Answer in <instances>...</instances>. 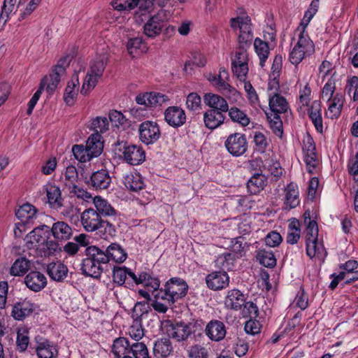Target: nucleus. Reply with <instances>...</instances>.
I'll use <instances>...</instances> for the list:
<instances>
[{
    "instance_id": "nucleus-1",
    "label": "nucleus",
    "mask_w": 358,
    "mask_h": 358,
    "mask_svg": "<svg viewBox=\"0 0 358 358\" xmlns=\"http://www.w3.org/2000/svg\"><path fill=\"white\" fill-rule=\"evenodd\" d=\"M230 26L234 29H238V48L236 51L231 64H248V55L247 48L250 47L253 39L250 17L248 15L231 18Z\"/></svg>"
},
{
    "instance_id": "nucleus-2",
    "label": "nucleus",
    "mask_w": 358,
    "mask_h": 358,
    "mask_svg": "<svg viewBox=\"0 0 358 358\" xmlns=\"http://www.w3.org/2000/svg\"><path fill=\"white\" fill-rule=\"evenodd\" d=\"M81 224L87 232L96 231L104 238L113 237L116 234L115 223L108 219L101 217V215L94 208L85 209L80 215Z\"/></svg>"
},
{
    "instance_id": "nucleus-3",
    "label": "nucleus",
    "mask_w": 358,
    "mask_h": 358,
    "mask_svg": "<svg viewBox=\"0 0 358 358\" xmlns=\"http://www.w3.org/2000/svg\"><path fill=\"white\" fill-rule=\"evenodd\" d=\"M85 256L81 264L82 273L93 278H99L104 270L103 266L108 263L105 251L95 245H91L85 249Z\"/></svg>"
},
{
    "instance_id": "nucleus-4",
    "label": "nucleus",
    "mask_w": 358,
    "mask_h": 358,
    "mask_svg": "<svg viewBox=\"0 0 358 358\" xmlns=\"http://www.w3.org/2000/svg\"><path fill=\"white\" fill-rule=\"evenodd\" d=\"M188 291L186 282L180 278H171L161 288L155 298L161 299L166 303L173 305L178 300L184 298Z\"/></svg>"
},
{
    "instance_id": "nucleus-5",
    "label": "nucleus",
    "mask_w": 358,
    "mask_h": 358,
    "mask_svg": "<svg viewBox=\"0 0 358 358\" xmlns=\"http://www.w3.org/2000/svg\"><path fill=\"white\" fill-rule=\"evenodd\" d=\"M108 59V55L103 53L96 56L92 61L80 90L82 94H87L90 91L95 87L99 79L103 75Z\"/></svg>"
},
{
    "instance_id": "nucleus-6",
    "label": "nucleus",
    "mask_w": 358,
    "mask_h": 358,
    "mask_svg": "<svg viewBox=\"0 0 358 358\" xmlns=\"http://www.w3.org/2000/svg\"><path fill=\"white\" fill-rule=\"evenodd\" d=\"M315 52V45L308 34L300 33L299 40L289 53V61L292 64H299L305 56Z\"/></svg>"
},
{
    "instance_id": "nucleus-7",
    "label": "nucleus",
    "mask_w": 358,
    "mask_h": 358,
    "mask_svg": "<svg viewBox=\"0 0 358 358\" xmlns=\"http://www.w3.org/2000/svg\"><path fill=\"white\" fill-rule=\"evenodd\" d=\"M149 306L147 302H137L133 310V324L129 329L130 337L135 341H139L144 336V329L142 327V317L148 313Z\"/></svg>"
},
{
    "instance_id": "nucleus-8",
    "label": "nucleus",
    "mask_w": 358,
    "mask_h": 358,
    "mask_svg": "<svg viewBox=\"0 0 358 358\" xmlns=\"http://www.w3.org/2000/svg\"><path fill=\"white\" fill-rule=\"evenodd\" d=\"M168 17L166 11L161 10L150 17L143 26L145 35L151 38L158 36L166 27Z\"/></svg>"
},
{
    "instance_id": "nucleus-9",
    "label": "nucleus",
    "mask_w": 358,
    "mask_h": 358,
    "mask_svg": "<svg viewBox=\"0 0 358 358\" xmlns=\"http://www.w3.org/2000/svg\"><path fill=\"white\" fill-rule=\"evenodd\" d=\"M200 329V324L196 322L185 323L184 322L171 324L167 329L169 336L178 341H185L195 334L198 329Z\"/></svg>"
},
{
    "instance_id": "nucleus-10",
    "label": "nucleus",
    "mask_w": 358,
    "mask_h": 358,
    "mask_svg": "<svg viewBox=\"0 0 358 358\" xmlns=\"http://www.w3.org/2000/svg\"><path fill=\"white\" fill-rule=\"evenodd\" d=\"M139 138L145 145L156 143L161 137V131L156 122L146 120L138 126Z\"/></svg>"
},
{
    "instance_id": "nucleus-11",
    "label": "nucleus",
    "mask_w": 358,
    "mask_h": 358,
    "mask_svg": "<svg viewBox=\"0 0 358 358\" xmlns=\"http://www.w3.org/2000/svg\"><path fill=\"white\" fill-rule=\"evenodd\" d=\"M227 151L234 157H240L248 150V142L245 134L234 133L230 134L224 142Z\"/></svg>"
},
{
    "instance_id": "nucleus-12",
    "label": "nucleus",
    "mask_w": 358,
    "mask_h": 358,
    "mask_svg": "<svg viewBox=\"0 0 358 358\" xmlns=\"http://www.w3.org/2000/svg\"><path fill=\"white\" fill-rule=\"evenodd\" d=\"M38 308V306L27 298L20 299L12 308L11 316L18 321H22L30 316Z\"/></svg>"
},
{
    "instance_id": "nucleus-13",
    "label": "nucleus",
    "mask_w": 358,
    "mask_h": 358,
    "mask_svg": "<svg viewBox=\"0 0 358 358\" xmlns=\"http://www.w3.org/2000/svg\"><path fill=\"white\" fill-rule=\"evenodd\" d=\"M122 156L124 160L132 166L139 165L145 159V152L139 145L129 144L124 145Z\"/></svg>"
},
{
    "instance_id": "nucleus-14",
    "label": "nucleus",
    "mask_w": 358,
    "mask_h": 358,
    "mask_svg": "<svg viewBox=\"0 0 358 358\" xmlns=\"http://www.w3.org/2000/svg\"><path fill=\"white\" fill-rule=\"evenodd\" d=\"M93 203L95 207V210H97L101 218L108 219L113 223L117 222L119 213L106 199H103L101 196H96L93 199Z\"/></svg>"
},
{
    "instance_id": "nucleus-15",
    "label": "nucleus",
    "mask_w": 358,
    "mask_h": 358,
    "mask_svg": "<svg viewBox=\"0 0 358 358\" xmlns=\"http://www.w3.org/2000/svg\"><path fill=\"white\" fill-rule=\"evenodd\" d=\"M43 227H48L43 225L42 227H36L25 238V246L28 250H34L36 255H38L43 244L45 242V234L43 231Z\"/></svg>"
},
{
    "instance_id": "nucleus-16",
    "label": "nucleus",
    "mask_w": 358,
    "mask_h": 358,
    "mask_svg": "<svg viewBox=\"0 0 358 358\" xmlns=\"http://www.w3.org/2000/svg\"><path fill=\"white\" fill-rule=\"evenodd\" d=\"M185 110L179 106H169L164 111L166 122L173 128H179L186 122Z\"/></svg>"
},
{
    "instance_id": "nucleus-17",
    "label": "nucleus",
    "mask_w": 358,
    "mask_h": 358,
    "mask_svg": "<svg viewBox=\"0 0 358 358\" xmlns=\"http://www.w3.org/2000/svg\"><path fill=\"white\" fill-rule=\"evenodd\" d=\"M206 283L212 290H220L229 285V276L227 271H213L206 276Z\"/></svg>"
},
{
    "instance_id": "nucleus-18",
    "label": "nucleus",
    "mask_w": 358,
    "mask_h": 358,
    "mask_svg": "<svg viewBox=\"0 0 358 358\" xmlns=\"http://www.w3.org/2000/svg\"><path fill=\"white\" fill-rule=\"evenodd\" d=\"M205 334L212 341L218 342L225 338L227 330L222 322L217 320H212L206 324Z\"/></svg>"
},
{
    "instance_id": "nucleus-19",
    "label": "nucleus",
    "mask_w": 358,
    "mask_h": 358,
    "mask_svg": "<svg viewBox=\"0 0 358 358\" xmlns=\"http://www.w3.org/2000/svg\"><path fill=\"white\" fill-rule=\"evenodd\" d=\"M86 182L96 190L106 189L111 183V178L108 171L102 169L94 172Z\"/></svg>"
},
{
    "instance_id": "nucleus-20",
    "label": "nucleus",
    "mask_w": 358,
    "mask_h": 358,
    "mask_svg": "<svg viewBox=\"0 0 358 358\" xmlns=\"http://www.w3.org/2000/svg\"><path fill=\"white\" fill-rule=\"evenodd\" d=\"M136 285L143 284L148 291L157 292L160 289V281L159 278L153 275L150 271L141 272L136 275V280H134Z\"/></svg>"
},
{
    "instance_id": "nucleus-21",
    "label": "nucleus",
    "mask_w": 358,
    "mask_h": 358,
    "mask_svg": "<svg viewBox=\"0 0 358 358\" xmlns=\"http://www.w3.org/2000/svg\"><path fill=\"white\" fill-rule=\"evenodd\" d=\"M24 283L29 289L37 292L46 287L47 279L39 271H31L25 276Z\"/></svg>"
},
{
    "instance_id": "nucleus-22",
    "label": "nucleus",
    "mask_w": 358,
    "mask_h": 358,
    "mask_svg": "<svg viewBox=\"0 0 358 358\" xmlns=\"http://www.w3.org/2000/svg\"><path fill=\"white\" fill-rule=\"evenodd\" d=\"M215 109H208L203 113V122L208 129L213 130L224 124L225 120L224 113Z\"/></svg>"
},
{
    "instance_id": "nucleus-23",
    "label": "nucleus",
    "mask_w": 358,
    "mask_h": 358,
    "mask_svg": "<svg viewBox=\"0 0 358 358\" xmlns=\"http://www.w3.org/2000/svg\"><path fill=\"white\" fill-rule=\"evenodd\" d=\"M245 300V295L239 289H233L227 294L224 306L227 309L237 311L243 307Z\"/></svg>"
},
{
    "instance_id": "nucleus-24",
    "label": "nucleus",
    "mask_w": 358,
    "mask_h": 358,
    "mask_svg": "<svg viewBox=\"0 0 358 358\" xmlns=\"http://www.w3.org/2000/svg\"><path fill=\"white\" fill-rule=\"evenodd\" d=\"M129 279L132 282L136 280V275L129 268L125 266H114L113 270V282L119 286L124 284L130 285Z\"/></svg>"
},
{
    "instance_id": "nucleus-25",
    "label": "nucleus",
    "mask_w": 358,
    "mask_h": 358,
    "mask_svg": "<svg viewBox=\"0 0 358 358\" xmlns=\"http://www.w3.org/2000/svg\"><path fill=\"white\" fill-rule=\"evenodd\" d=\"M204 103L209 109H215L221 112H227L229 105L227 100L222 96L213 93H206L203 96Z\"/></svg>"
},
{
    "instance_id": "nucleus-26",
    "label": "nucleus",
    "mask_w": 358,
    "mask_h": 358,
    "mask_svg": "<svg viewBox=\"0 0 358 358\" xmlns=\"http://www.w3.org/2000/svg\"><path fill=\"white\" fill-rule=\"evenodd\" d=\"M284 205L285 209L296 208L300 203L298 186L294 182L289 183L285 188Z\"/></svg>"
},
{
    "instance_id": "nucleus-27",
    "label": "nucleus",
    "mask_w": 358,
    "mask_h": 358,
    "mask_svg": "<svg viewBox=\"0 0 358 358\" xmlns=\"http://www.w3.org/2000/svg\"><path fill=\"white\" fill-rule=\"evenodd\" d=\"M37 210L36 208L25 203L20 207L15 212V215L21 221L22 225H30L34 223V219L36 217Z\"/></svg>"
},
{
    "instance_id": "nucleus-28",
    "label": "nucleus",
    "mask_w": 358,
    "mask_h": 358,
    "mask_svg": "<svg viewBox=\"0 0 358 358\" xmlns=\"http://www.w3.org/2000/svg\"><path fill=\"white\" fill-rule=\"evenodd\" d=\"M85 147L88 151L90 159L99 157L103 152V143L101 141V136L97 133L90 136L86 141Z\"/></svg>"
},
{
    "instance_id": "nucleus-29",
    "label": "nucleus",
    "mask_w": 358,
    "mask_h": 358,
    "mask_svg": "<svg viewBox=\"0 0 358 358\" xmlns=\"http://www.w3.org/2000/svg\"><path fill=\"white\" fill-rule=\"evenodd\" d=\"M51 231L53 237L57 241H66L73 235L71 227L63 221L55 222L51 227Z\"/></svg>"
},
{
    "instance_id": "nucleus-30",
    "label": "nucleus",
    "mask_w": 358,
    "mask_h": 358,
    "mask_svg": "<svg viewBox=\"0 0 358 358\" xmlns=\"http://www.w3.org/2000/svg\"><path fill=\"white\" fill-rule=\"evenodd\" d=\"M47 273L55 281H63L67 276L68 268L61 262H51L47 266Z\"/></svg>"
},
{
    "instance_id": "nucleus-31",
    "label": "nucleus",
    "mask_w": 358,
    "mask_h": 358,
    "mask_svg": "<svg viewBox=\"0 0 358 358\" xmlns=\"http://www.w3.org/2000/svg\"><path fill=\"white\" fill-rule=\"evenodd\" d=\"M36 352L38 358H55L58 353L56 345L46 339L37 343Z\"/></svg>"
},
{
    "instance_id": "nucleus-32",
    "label": "nucleus",
    "mask_w": 358,
    "mask_h": 358,
    "mask_svg": "<svg viewBox=\"0 0 358 358\" xmlns=\"http://www.w3.org/2000/svg\"><path fill=\"white\" fill-rule=\"evenodd\" d=\"M105 255L108 257V263L110 259L116 263H122L127 258L125 250L120 244L115 243H111L107 248Z\"/></svg>"
},
{
    "instance_id": "nucleus-33",
    "label": "nucleus",
    "mask_w": 358,
    "mask_h": 358,
    "mask_svg": "<svg viewBox=\"0 0 358 358\" xmlns=\"http://www.w3.org/2000/svg\"><path fill=\"white\" fill-rule=\"evenodd\" d=\"M306 255L310 258L317 257L319 259H324L327 255L322 241H306Z\"/></svg>"
},
{
    "instance_id": "nucleus-34",
    "label": "nucleus",
    "mask_w": 358,
    "mask_h": 358,
    "mask_svg": "<svg viewBox=\"0 0 358 358\" xmlns=\"http://www.w3.org/2000/svg\"><path fill=\"white\" fill-rule=\"evenodd\" d=\"M131 343L124 337H119L114 340L112 345V353L114 358H121L130 354Z\"/></svg>"
},
{
    "instance_id": "nucleus-35",
    "label": "nucleus",
    "mask_w": 358,
    "mask_h": 358,
    "mask_svg": "<svg viewBox=\"0 0 358 358\" xmlns=\"http://www.w3.org/2000/svg\"><path fill=\"white\" fill-rule=\"evenodd\" d=\"M125 187L132 192H138L145 187V182L143 177L138 173H131L124 178Z\"/></svg>"
},
{
    "instance_id": "nucleus-36",
    "label": "nucleus",
    "mask_w": 358,
    "mask_h": 358,
    "mask_svg": "<svg viewBox=\"0 0 358 358\" xmlns=\"http://www.w3.org/2000/svg\"><path fill=\"white\" fill-rule=\"evenodd\" d=\"M46 193L48 203L51 208L58 209L62 206L63 199L59 187L53 185L46 186Z\"/></svg>"
},
{
    "instance_id": "nucleus-37",
    "label": "nucleus",
    "mask_w": 358,
    "mask_h": 358,
    "mask_svg": "<svg viewBox=\"0 0 358 358\" xmlns=\"http://www.w3.org/2000/svg\"><path fill=\"white\" fill-rule=\"evenodd\" d=\"M267 180L262 173H255L247 182L248 192L252 194H257L265 187Z\"/></svg>"
},
{
    "instance_id": "nucleus-38",
    "label": "nucleus",
    "mask_w": 358,
    "mask_h": 358,
    "mask_svg": "<svg viewBox=\"0 0 358 358\" xmlns=\"http://www.w3.org/2000/svg\"><path fill=\"white\" fill-rule=\"evenodd\" d=\"M308 115L316 130L322 133L323 131V124L320 101H315L312 103L310 108L308 109Z\"/></svg>"
},
{
    "instance_id": "nucleus-39",
    "label": "nucleus",
    "mask_w": 358,
    "mask_h": 358,
    "mask_svg": "<svg viewBox=\"0 0 358 358\" xmlns=\"http://www.w3.org/2000/svg\"><path fill=\"white\" fill-rule=\"evenodd\" d=\"M257 260L262 266L267 268H273L276 265V258L271 250L259 249L256 251Z\"/></svg>"
},
{
    "instance_id": "nucleus-40",
    "label": "nucleus",
    "mask_w": 358,
    "mask_h": 358,
    "mask_svg": "<svg viewBox=\"0 0 358 358\" xmlns=\"http://www.w3.org/2000/svg\"><path fill=\"white\" fill-rule=\"evenodd\" d=\"M78 76L76 74L73 76L71 80L68 82L67 86L64 91V99L67 104L72 105L73 103L74 99L78 94Z\"/></svg>"
},
{
    "instance_id": "nucleus-41",
    "label": "nucleus",
    "mask_w": 358,
    "mask_h": 358,
    "mask_svg": "<svg viewBox=\"0 0 358 358\" xmlns=\"http://www.w3.org/2000/svg\"><path fill=\"white\" fill-rule=\"evenodd\" d=\"M172 350L173 347L169 338H159L155 342L153 352L156 356L167 357Z\"/></svg>"
},
{
    "instance_id": "nucleus-42",
    "label": "nucleus",
    "mask_w": 358,
    "mask_h": 358,
    "mask_svg": "<svg viewBox=\"0 0 358 358\" xmlns=\"http://www.w3.org/2000/svg\"><path fill=\"white\" fill-rule=\"evenodd\" d=\"M127 48L129 54L133 57L145 52L147 50L145 43L140 37L130 38L127 42Z\"/></svg>"
},
{
    "instance_id": "nucleus-43",
    "label": "nucleus",
    "mask_w": 358,
    "mask_h": 358,
    "mask_svg": "<svg viewBox=\"0 0 358 358\" xmlns=\"http://www.w3.org/2000/svg\"><path fill=\"white\" fill-rule=\"evenodd\" d=\"M269 107L272 112L283 113L288 109V103L284 96L275 94L269 99Z\"/></svg>"
},
{
    "instance_id": "nucleus-44",
    "label": "nucleus",
    "mask_w": 358,
    "mask_h": 358,
    "mask_svg": "<svg viewBox=\"0 0 358 358\" xmlns=\"http://www.w3.org/2000/svg\"><path fill=\"white\" fill-rule=\"evenodd\" d=\"M236 260L235 255L231 252H225L219 255L215 260V264L220 267L222 271H231L234 267V262Z\"/></svg>"
},
{
    "instance_id": "nucleus-45",
    "label": "nucleus",
    "mask_w": 358,
    "mask_h": 358,
    "mask_svg": "<svg viewBox=\"0 0 358 358\" xmlns=\"http://www.w3.org/2000/svg\"><path fill=\"white\" fill-rule=\"evenodd\" d=\"M254 48L259 58V65L263 67L268 57V45L259 38H256L254 41Z\"/></svg>"
},
{
    "instance_id": "nucleus-46",
    "label": "nucleus",
    "mask_w": 358,
    "mask_h": 358,
    "mask_svg": "<svg viewBox=\"0 0 358 358\" xmlns=\"http://www.w3.org/2000/svg\"><path fill=\"white\" fill-rule=\"evenodd\" d=\"M222 73L227 76V72L224 69L222 71L220 70L218 78H214V80H215V86L224 95H235L238 92L237 90L224 80V79L222 78Z\"/></svg>"
},
{
    "instance_id": "nucleus-47",
    "label": "nucleus",
    "mask_w": 358,
    "mask_h": 358,
    "mask_svg": "<svg viewBox=\"0 0 358 358\" xmlns=\"http://www.w3.org/2000/svg\"><path fill=\"white\" fill-rule=\"evenodd\" d=\"M319 0H313L309 6L308 9L305 12L304 16L300 23V27H302L301 33L306 34V29L310 23V20L317 13L319 8Z\"/></svg>"
},
{
    "instance_id": "nucleus-48",
    "label": "nucleus",
    "mask_w": 358,
    "mask_h": 358,
    "mask_svg": "<svg viewBox=\"0 0 358 358\" xmlns=\"http://www.w3.org/2000/svg\"><path fill=\"white\" fill-rule=\"evenodd\" d=\"M228 115L231 121L241 124L243 127L248 126L250 124V118L241 109L233 106L229 108Z\"/></svg>"
},
{
    "instance_id": "nucleus-49",
    "label": "nucleus",
    "mask_w": 358,
    "mask_h": 358,
    "mask_svg": "<svg viewBox=\"0 0 358 358\" xmlns=\"http://www.w3.org/2000/svg\"><path fill=\"white\" fill-rule=\"evenodd\" d=\"M30 267V261L24 257L17 259L10 268V274L20 276L27 273Z\"/></svg>"
},
{
    "instance_id": "nucleus-50",
    "label": "nucleus",
    "mask_w": 358,
    "mask_h": 358,
    "mask_svg": "<svg viewBox=\"0 0 358 358\" xmlns=\"http://www.w3.org/2000/svg\"><path fill=\"white\" fill-rule=\"evenodd\" d=\"M61 178L64 182L65 189L73 184L78 183V173L77 169L72 165L68 166L65 171L62 173Z\"/></svg>"
},
{
    "instance_id": "nucleus-51",
    "label": "nucleus",
    "mask_w": 358,
    "mask_h": 358,
    "mask_svg": "<svg viewBox=\"0 0 358 358\" xmlns=\"http://www.w3.org/2000/svg\"><path fill=\"white\" fill-rule=\"evenodd\" d=\"M269 122V125L273 132L278 136L281 137L283 133L282 122L279 116V113L272 112L266 114Z\"/></svg>"
},
{
    "instance_id": "nucleus-52",
    "label": "nucleus",
    "mask_w": 358,
    "mask_h": 358,
    "mask_svg": "<svg viewBox=\"0 0 358 358\" xmlns=\"http://www.w3.org/2000/svg\"><path fill=\"white\" fill-rule=\"evenodd\" d=\"M129 350L134 358H150L148 348L143 342L135 341L131 343Z\"/></svg>"
},
{
    "instance_id": "nucleus-53",
    "label": "nucleus",
    "mask_w": 358,
    "mask_h": 358,
    "mask_svg": "<svg viewBox=\"0 0 358 358\" xmlns=\"http://www.w3.org/2000/svg\"><path fill=\"white\" fill-rule=\"evenodd\" d=\"M62 75L57 74V72L52 71L49 76H45L41 80H45V90L49 95L54 93L57 89L59 82L60 77Z\"/></svg>"
},
{
    "instance_id": "nucleus-54",
    "label": "nucleus",
    "mask_w": 358,
    "mask_h": 358,
    "mask_svg": "<svg viewBox=\"0 0 358 358\" xmlns=\"http://www.w3.org/2000/svg\"><path fill=\"white\" fill-rule=\"evenodd\" d=\"M305 222H307L308 218V225L306 227V241H315L318 239V227L317 224L315 220H311L310 218L309 212H305Z\"/></svg>"
},
{
    "instance_id": "nucleus-55",
    "label": "nucleus",
    "mask_w": 358,
    "mask_h": 358,
    "mask_svg": "<svg viewBox=\"0 0 358 358\" xmlns=\"http://www.w3.org/2000/svg\"><path fill=\"white\" fill-rule=\"evenodd\" d=\"M60 250L61 248L57 242L48 240L47 236H45V242L43 244L38 255L41 257L50 256Z\"/></svg>"
},
{
    "instance_id": "nucleus-56",
    "label": "nucleus",
    "mask_w": 358,
    "mask_h": 358,
    "mask_svg": "<svg viewBox=\"0 0 358 358\" xmlns=\"http://www.w3.org/2000/svg\"><path fill=\"white\" fill-rule=\"evenodd\" d=\"M206 10L214 17L219 16L224 13L222 0H205Z\"/></svg>"
},
{
    "instance_id": "nucleus-57",
    "label": "nucleus",
    "mask_w": 358,
    "mask_h": 358,
    "mask_svg": "<svg viewBox=\"0 0 358 358\" xmlns=\"http://www.w3.org/2000/svg\"><path fill=\"white\" fill-rule=\"evenodd\" d=\"M345 90L348 95L351 96L352 94L353 101H358V77L356 76L348 77Z\"/></svg>"
},
{
    "instance_id": "nucleus-58",
    "label": "nucleus",
    "mask_w": 358,
    "mask_h": 358,
    "mask_svg": "<svg viewBox=\"0 0 358 358\" xmlns=\"http://www.w3.org/2000/svg\"><path fill=\"white\" fill-rule=\"evenodd\" d=\"M91 128L99 134L104 133L109 129V121L106 117H96L92 120Z\"/></svg>"
},
{
    "instance_id": "nucleus-59",
    "label": "nucleus",
    "mask_w": 358,
    "mask_h": 358,
    "mask_svg": "<svg viewBox=\"0 0 358 358\" xmlns=\"http://www.w3.org/2000/svg\"><path fill=\"white\" fill-rule=\"evenodd\" d=\"M139 0H113L112 6L119 11L131 10L136 8Z\"/></svg>"
},
{
    "instance_id": "nucleus-60",
    "label": "nucleus",
    "mask_w": 358,
    "mask_h": 358,
    "mask_svg": "<svg viewBox=\"0 0 358 358\" xmlns=\"http://www.w3.org/2000/svg\"><path fill=\"white\" fill-rule=\"evenodd\" d=\"M72 152L75 158L80 162H87L91 160L90 155L83 145H74L72 147Z\"/></svg>"
},
{
    "instance_id": "nucleus-61",
    "label": "nucleus",
    "mask_w": 358,
    "mask_h": 358,
    "mask_svg": "<svg viewBox=\"0 0 358 358\" xmlns=\"http://www.w3.org/2000/svg\"><path fill=\"white\" fill-rule=\"evenodd\" d=\"M186 107L189 110L196 111L201 108L200 96L195 92L189 93L186 99Z\"/></svg>"
},
{
    "instance_id": "nucleus-62",
    "label": "nucleus",
    "mask_w": 358,
    "mask_h": 358,
    "mask_svg": "<svg viewBox=\"0 0 358 358\" xmlns=\"http://www.w3.org/2000/svg\"><path fill=\"white\" fill-rule=\"evenodd\" d=\"M266 170L275 177L280 176L282 173L280 163L269 158L265 159Z\"/></svg>"
},
{
    "instance_id": "nucleus-63",
    "label": "nucleus",
    "mask_w": 358,
    "mask_h": 358,
    "mask_svg": "<svg viewBox=\"0 0 358 358\" xmlns=\"http://www.w3.org/2000/svg\"><path fill=\"white\" fill-rule=\"evenodd\" d=\"M188 357L189 358H208V350L201 345H194L188 350Z\"/></svg>"
},
{
    "instance_id": "nucleus-64",
    "label": "nucleus",
    "mask_w": 358,
    "mask_h": 358,
    "mask_svg": "<svg viewBox=\"0 0 358 358\" xmlns=\"http://www.w3.org/2000/svg\"><path fill=\"white\" fill-rule=\"evenodd\" d=\"M254 142L257 150L261 152H264L268 145L266 137L260 131H255L254 133Z\"/></svg>"
}]
</instances>
